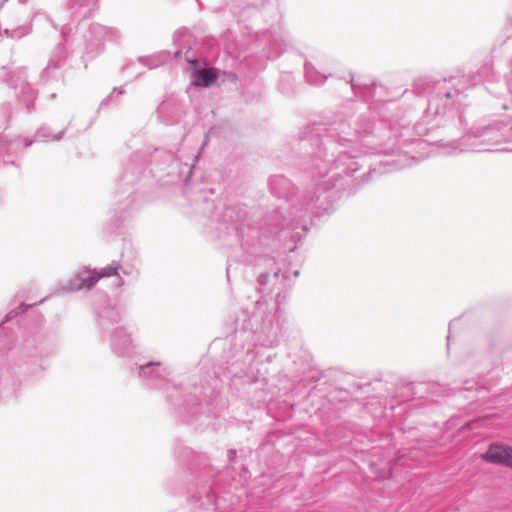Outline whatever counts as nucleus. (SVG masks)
<instances>
[{
	"instance_id": "f257e3e1",
	"label": "nucleus",
	"mask_w": 512,
	"mask_h": 512,
	"mask_svg": "<svg viewBox=\"0 0 512 512\" xmlns=\"http://www.w3.org/2000/svg\"><path fill=\"white\" fill-rule=\"evenodd\" d=\"M507 125L497 129L486 128L475 137L465 136L458 141H451L442 145V152L446 155H458L464 152L481 151H512V147L494 148L502 140L508 137Z\"/></svg>"
},
{
	"instance_id": "f03ea898",
	"label": "nucleus",
	"mask_w": 512,
	"mask_h": 512,
	"mask_svg": "<svg viewBox=\"0 0 512 512\" xmlns=\"http://www.w3.org/2000/svg\"><path fill=\"white\" fill-rule=\"evenodd\" d=\"M481 458L492 464L512 469V448L501 444H491Z\"/></svg>"
},
{
	"instance_id": "7ed1b4c3",
	"label": "nucleus",
	"mask_w": 512,
	"mask_h": 512,
	"mask_svg": "<svg viewBox=\"0 0 512 512\" xmlns=\"http://www.w3.org/2000/svg\"><path fill=\"white\" fill-rule=\"evenodd\" d=\"M117 271L115 268L107 267L102 269L100 272H92L87 277H82L74 282H71L70 289L71 290H81L82 288L90 289L94 284H96L101 278L109 277L111 275L116 274Z\"/></svg>"
},
{
	"instance_id": "20e7f679",
	"label": "nucleus",
	"mask_w": 512,
	"mask_h": 512,
	"mask_svg": "<svg viewBox=\"0 0 512 512\" xmlns=\"http://www.w3.org/2000/svg\"><path fill=\"white\" fill-rule=\"evenodd\" d=\"M218 77V71L214 68L202 69L196 72L194 85L207 87Z\"/></svg>"
},
{
	"instance_id": "39448f33",
	"label": "nucleus",
	"mask_w": 512,
	"mask_h": 512,
	"mask_svg": "<svg viewBox=\"0 0 512 512\" xmlns=\"http://www.w3.org/2000/svg\"><path fill=\"white\" fill-rule=\"evenodd\" d=\"M445 97H446V98H448V99H450V98H452V97H453V95H452V93H451V92H446V93H445Z\"/></svg>"
},
{
	"instance_id": "423d86ee",
	"label": "nucleus",
	"mask_w": 512,
	"mask_h": 512,
	"mask_svg": "<svg viewBox=\"0 0 512 512\" xmlns=\"http://www.w3.org/2000/svg\"><path fill=\"white\" fill-rule=\"evenodd\" d=\"M28 307H29V306L20 305L19 309L24 308V310H25V309H27Z\"/></svg>"
},
{
	"instance_id": "0eeeda50",
	"label": "nucleus",
	"mask_w": 512,
	"mask_h": 512,
	"mask_svg": "<svg viewBox=\"0 0 512 512\" xmlns=\"http://www.w3.org/2000/svg\"><path fill=\"white\" fill-rule=\"evenodd\" d=\"M510 141L512 142V135H511V140Z\"/></svg>"
}]
</instances>
